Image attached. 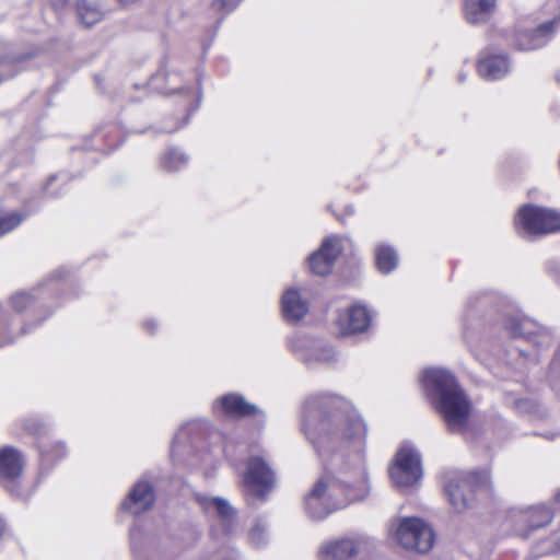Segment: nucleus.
Listing matches in <instances>:
<instances>
[{
  "label": "nucleus",
  "mask_w": 560,
  "mask_h": 560,
  "mask_svg": "<svg viewBox=\"0 0 560 560\" xmlns=\"http://www.w3.org/2000/svg\"><path fill=\"white\" fill-rule=\"evenodd\" d=\"M292 348H293L294 351H303V347L302 346L293 345Z\"/></svg>",
  "instance_id": "obj_36"
},
{
  "label": "nucleus",
  "mask_w": 560,
  "mask_h": 560,
  "mask_svg": "<svg viewBox=\"0 0 560 560\" xmlns=\"http://www.w3.org/2000/svg\"><path fill=\"white\" fill-rule=\"evenodd\" d=\"M375 550V544L365 537H343L322 545L319 560H366Z\"/></svg>",
  "instance_id": "obj_5"
},
{
  "label": "nucleus",
  "mask_w": 560,
  "mask_h": 560,
  "mask_svg": "<svg viewBox=\"0 0 560 560\" xmlns=\"http://www.w3.org/2000/svg\"><path fill=\"white\" fill-rule=\"evenodd\" d=\"M339 254V247H319L308 258L311 271L318 276L327 275L332 269Z\"/></svg>",
  "instance_id": "obj_18"
},
{
  "label": "nucleus",
  "mask_w": 560,
  "mask_h": 560,
  "mask_svg": "<svg viewBox=\"0 0 560 560\" xmlns=\"http://www.w3.org/2000/svg\"><path fill=\"white\" fill-rule=\"evenodd\" d=\"M303 358L306 361L330 362L335 358V351L330 346L313 342L303 353Z\"/></svg>",
  "instance_id": "obj_23"
},
{
  "label": "nucleus",
  "mask_w": 560,
  "mask_h": 560,
  "mask_svg": "<svg viewBox=\"0 0 560 560\" xmlns=\"http://www.w3.org/2000/svg\"><path fill=\"white\" fill-rule=\"evenodd\" d=\"M556 500H557V502H559V503H560V490H559V491L557 492V494H556Z\"/></svg>",
  "instance_id": "obj_38"
},
{
  "label": "nucleus",
  "mask_w": 560,
  "mask_h": 560,
  "mask_svg": "<svg viewBox=\"0 0 560 560\" xmlns=\"http://www.w3.org/2000/svg\"><path fill=\"white\" fill-rule=\"evenodd\" d=\"M557 365H558V364H557V362H553V363H552V368H551V369H552V370L557 369Z\"/></svg>",
  "instance_id": "obj_39"
},
{
  "label": "nucleus",
  "mask_w": 560,
  "mask_h": 560,
  "mask_svg": "<svg viewBox=\"0 0 560 560\" xmlns=\"http://www.w3.org/2000/svg\"><path fill=\"white\" fill-rule=\"evenodd\" d=\"M336 323L342 335L361 332L368 328L370 315L364 306L353 305L340 314Z\"/></svg>",
  "instance_id": "obj_14"
},
{
  "label": "nucleus",
  "mask_w": 560,
  "mask_h": 560,
  "mask_svg": "<svg viewBox=\"0 0 560 560\" xmlns=\"http://www.w3.org/2000/svg\"><path fill=\"white\" fill-rule=\"evenodd\" d=\"M176 129H177V128H174V129H167V130H165V131H166V132H173V131H175Z\"/></svg>",
  "instance_id": "obj_40"
},
{
  "label": "nucleus",
  "mask_w": 560,
  "mask_h": 560,
  "mask_svg": "<svg viewBox=\"0 0 560 560\" xmlns=\"http://www.w3.org/2000/svg\"><path fill=\"white\" fill-rule=\"evenodd\" d=\"M161 75H162V74H160V73H159V74H156L155 77H153V78L151 79V85H154V84H155V81H156Z\"/></svg>",
  "instance_id": "obj_37"
},
{
  "label": "nucleus",
  "mask_w": 560,
  "mask_h": 560,
  "mask_svg": "<svg viewBox=\"0 0 560 560\" xmlns=\"http://www.w3.org/2000/svg\"><path fill=\"white\" fill-rule=\"evenodd\" d=\"M342 459V455H339V454H335L334 457H332V460L331 463H327V469H335L337 467H339V464Z\"/></svg>",
  "instance_id": "obj_32"
},
{
  "label": "nucleus",
  "mask_w": 560,
  "mask_h": 560,
  "mask_svg": "<svg viewBox=\"0 0 560 560\" xmlns=\"http://www.w3.org/2000/svg\"><path fill=\"white\" fill-rule=\"evenodd\" d=\"M154 491L150 483L139 481L135 485L129 497L121 503V508L137 515L152 508Z\"/></svg>",
  "instance_id": "obj_13"
},
{
  "label": "nucleus",
  "mask_w": 560,
  "mask_h": 560,
  "mask_svg": "<svg viewBox=\"0 0 560 560\" xmlns=\"http://www.w3.org/2000/svg\"><path fill=\"white\" fill-rule=\"evenodd\" d=\"M155 326H156V325H155V323H154L153 320H147V322L144 323V327H145L147 329L151 330V331L155 328Z\"/></svg>",
  "instance_id": "obj_35"
},
{
  "label": "nucleus",
  "mask_w": 560,
  "mask_h": 560,
  "mask_svg": "<svg viewBox=\"0 0 560 560\" xmlns=\"http://www.w3.org/2000/svg\"><path fill=\"white\" fill-rule=\"evenodd\" d=\"M505 328L512 337L527 338L538 347L549 346L551 342V335L527 317H509Z\"/></svg>",
  "instance_id": "obj_11"
},
{
  "label": "nucleus",
  "mask_w": 560,
  "mask_h": 560,
  "mask_svg": "<svg viewBox=\"0 0 560 560\" xmlns=\"http://www.w3.org/2000/svg\"><path fill=\"white\" fill-rule=\"evenodd\" d=\"M302 430L323 459L331 452L349 448L360 476L358 481L351 482L329 472L323 475L303 499L306 515L313 521H322L332 512L364 499L369 492L362 471L368 430L352 405L329 394L312 395L303 406Z\"/></svg>",
  "instance_id": "obj_1"
},
{
  "label": "nucleus",
  "mask_w": 560,
  "mask_h": 560,
  "mask_svg": "<svg viewBox=\"0 0 560 560\" xmlns=\"http://www.w3.org/2000/svg\"><path fill=\"white\" fill-rule=\"evenodd\" d=\"M26 217L27 213L16 211L0 215V236L15 229Z\"/></svg>",
  "instance_id": "obj_25"
},
{
  "label": "nucleus",
  "mask_w": 560,
  "mask_h": 560,
  "mask_svg": "<svg viewBox=\"0 0 560 560\" xmlns=\"http://www.w3.org/2000/svg\"><path fill=\"white\" fill-rule=\"evenodd\" d=\"M2 82V78L0 77V83Z\"/></svg>",
  "instance_id": "obj_42"
},
{
  "label": "nucleus",
  "mask_w": 560,
  "mask_h": 560,
  "mask_svg": "<svg viewBox=\"0 0 560 560\" xmlns=\"http://www.w3.org/2000/svg\"><path fill=\"white\" fill-rule=\"evenodd\" d=\"M515 224L528 234H549L560 230V213L552 209L525 205L518 209Z\"/></svg>",
  "instance_id": "obj_6"
},
{
  "label": "nucleus",
  "mask_w": 560,
  "mask_h": 560,
  "mask_svg": "<svg viewBox=\"0 0 560 560\" xmlns=\"http://www.w3.org/2000/svg\"><path fill=\"white\" fill-rule=\"evenodd\" d=\"M237 3L238 2L232 1V0H215V1H213L212 7L215 10H226L229 12V11L234 10L236 8Z\"/></svg>",
  "instance_id": "obj_30"
},
{
  "label": "nucleus",
  "mask_w": 560,
  "mask_h": 560,
  "mask_svg": "<svg viewBox=\"0 0 560 560\" xmlns=\"http://www.w3.org/2000/svg\"><path fill=\"white\" fill-rule=\"evenodd\" d=\"M522 517L530 529H536L548 525L553 517V512L547 505L539 504L529 508Z\"/></svg>",
  "instance_id": "obj_20"
},
{
  "label": "nucleus",
  "mask_w": 560,
  "mask_h": 560,
  "mask_svg": "<svg viewBox=\"0 0 560 560\" xmlns=\"http://www.w3.org/2000/svg\"><path fill=\"white\" fill-rule=\"evenodd\" d=\"M489 482L487 471L456 472L448 478L444 489L453 508L463 511L469 506L472 491L488 487Z\"/></svg>",
  "instance_id": "obj_4"
},
{
  "label": "nucleus",
  "mask_w": 560,
  "mask_h": 560,
  "mask_svg": "<svg viewBox=\"0 0 560 560\" xmlns=\"http://www.w3.org/2000/svg\"><path fill=\"white\" fill-rule=\"evenodd\" d=\"M558 80H559V82H560V71H559V74H558Z\"/></svg>",
  "instance_id": "obj_41"
},
{
  "label": "nucleus",
  "mask_w": 560,
  "mask_h": 560,
  "mask_svg": "<svg viewBox=\"0 0 560 560\" xmlns=\"http://www.w3.org/2000/svg\"><path fill=\"white\" fill-rule=\"evenodd\" d=\"M187 161L188 158L185 153L176 149H172L163 159V166L168 171H177L182 166L186 165Z\"/></svg>",
  "instance_id": "obj_26"
},
{
  "label": "nucleus",
  "mask_w": 560,
  "mask_h": 560,
  "mask_svg": "<svg viewBox=\"0 0 560 560\" xmlns=\"http://www.w3.org/2000/svg\"><path fill=\"white\" fill-rule=\"evenodd\" d=\"M139 537H140V529L137 527H133L130 532V540H131V547L135 550V552L137 551V540Z\"/></svg>",
  "instance_id": "obj_31"
},
{
  "label": "nucleus",
  "mask_w": 560,
  "mask_h": 560,
  "mask_svg": "<svg viewBox=\"0 0 560 560\" xmlns=\"http://www.w3.org/2000/svg\"><path fill=\"white\" fill-rule=\"evenodd\" d=\"M375 264L381 273L388 275L397 268L399 258L393 247H377Z\"/></svg>",
  "instance_id": "obj_21"
},
{
  "label": "nucleus",
  "mask_w": 560,
  "mask_h": 560,
  "mask_svg": "<svg viewBox=\"0 0 560 560\" xmlns=\"http://www.w3.org/2000/svg\"><path fill=\"white\" fill-rule=\"evenodd\" d=\"M196 499L205 512L217 518L215 527H220L223 535H231L236 528V513L231 504L219 497L197 494Z\"/></svg>",
  "instance_id": "obj_10"
},
{
  "label": "nucleus",
  "mask_w": 560,
  "mask_h": 560,
  "mask_svg": "<svg viewBox=\"0 0 560 560\" xmlns=\"http://www.w3.org/2000/svg\"><path fill=\"white\" fill-rule=\"evenodd\" d=\"M39 451L45 460H50L52 458H61L67 453L66 446L61 442H57L49 448L48 445L44 441H42L39 443Z\"/></svg>",
  "instance_id": "obj_27"
},
{
  "label": "nucleus",
  "mask_w": 560,
  "mask_h": 560,
  "mask_svg": "<svg viewBox=\"0 0 560 560\" xmlns=\"http://www.w3.org/2000/svg\"><path fill=\"white\" fill-rule=\"evenodd\" d=\"M78 16L80 22L91 27L103 19V12L92 2L80 0L77 4Z\"/></svg>",
  "instance_id": "obj_22"
},
{
  "label": "nucleus",
  "mask_w": 560,
  "mask_h": 560,
  "mask_svg": "<svg viewBox=\"0 0 560 560\" xmlns=\"http://www.w3.org/2000/svg\"><path fill=\"white\" fill-rule=\"evenodd\" d=\"M511 65L506 56L490 55L478 61L477 70L481 78L490 81L502 79L510 71Z\"/></svg>",
  "instance_id": "obj_15"
},
{
  "label": "nucleus",
  "mask_w": 560,
  "mask_h": 560,
  "mask_svg": "<svg viewBox=\"0 0 560 560\" xmlns=\"http://www.w3.org/2000/svg\"><path fill=\"white\" fill-rule=\"evenodd\" d=\"M342 240L339 236L332 235L329 237H326L322 245L328 246V245H336L337 243H341Z\"/></svg>",
  "instance_id": "obj_33"
},
{
  "label": "nucleus",
  "mask_w": 560,
  "mask_h": 560,
  "mask_svg": "<svg viewBox=\"0 0 560 560\" xmlns=\"http://www.w3.org/2000/svg\"><path fill=\"white\" fill-rule=\"evenodd\" d=\"M282 313L287 320H300L308 312V303L301 293L294 289H288L281 300Z\"/></svg>",
  "instance_id": "obj_16"
},
{
  "label": "nucleus",
  "mask_w": 560,
  "mask_h": 560,
  "mask_svg": "<svg viewBox=\"0 0 560 560\" xmlns=\"http://www.w3.org/2000/svg\"><path fill=\"white\" fill-rule=\"evenodd\" d=\"M220 407L228 416L240 418L253 415L257 408L255 405L248 404L242 396L229 394L223 396L213 408Z\"/></svg>",
  "instance_id": "obj_19"
},
{
  "label": "nucleus",
  "mask_w": 560,
  "mask_h": 560,
  "mask_svg": "<svg viewBox=\"0 0 560 560\" xmlns=\"http://www.w3.org/2000/svg\"><path fill=\"white\" fill-rule=\"evenodd\" d=\"M197 427L196 423H188L185 427H183L175 435L174 442L172 445V455H175L176 452L180 448L182 445H184L189 438V433Z\"/></svg>",
  "instance_id": "obj_29"
},
{
  "label": "nucleus",
  "mask_w": 560,
  "mask_h": 560,
  "mask_svg": "<svg viewBox=\"0 0 560 560\" xmlns=\"http://www.w3.org/2000/svg\"><path fill=\"white\" fill-rule=\"evenodd\" d=\"M389 476L397 487L413 486L422 476L419 453L410 445H402L389 468Z\"/></svg>",
  "instance_id": "obj_7"
},
{
  "label": "nucleus",
  "mask_w": 560,
  "mask_h": 560,
  "mask_svg": "<svg viewBox=\"0 0 560 560\" xmlns=\"http://www.w3.org/2000/svg\"><path fill=\"white\" fill-rule=\"evenodd\" d=\"M560 19H553L540 24L534 31H520L514 36V45L517 49L527 51L545 46L552 37Z\"/></svg>",
  "instance_id": "obj_12"
},
{
  "label": "nucleus",
  "mask_w": 560,
  "mask_h": 560,
  "mask_svg": "<svg viewBox=\"0 0 560 560\" xmlns=\"http://www.w3.org/2000/svg\"><path fill=\"white\" fill-rule=\"evenodd\" d=\"M50 1L55 8H61L68 2V0H50Z\"/></svg>",
  "instance_id": "obj_34"
},
{
  "label": "nucleus",
  "mask_w": 560,
  "mask_h": 560,
  "mask_svg": "<svg viewBox=\"0 0 560 560\" xmlns=\"http://www.w3.org/2000/svg\"><path fill=\"white\" fill-rule=\"evenodd\" d=\"M420 381L452 432H460L470 415V401L457 384L455 376L444 369H425Z\"/></svg>",
  "instance_id": "obj_2"
},
{
  "label": "nucleus",
  "mask_w": 560,
  "mask_h": 560,
  "mask_svg": "<svg viewBox=\"0 0 560 560\" xmlns=\"http://www.w3.org/2000/svg\"><path fill=\"white\" fill-rule=\"evenodd\" d=\"M35 296L26 293V292H20L11 298V305L12 307L18 312L21 313L24 310L28 308L34 304Z\"/></svg>",
  "instance_id": "obj_28"
},
{
  "label": "nucleus",
  "mask_w": 560,
  "mask_h": 560,
  "mask_svg": "<svg viewBox=\"0 0 560 560\" xmlns=\"http://www.w3.org/2000/svg\"><path fill=\"white\" fill-rule=\"evenodd\" d=\"M497 0H466L465 19L470 24L486 23L495 10Z\"/></svg>",
  "instance_id": "obj_17"
},
{
  "label": "nucleus",
  "mask_w": 560,
  "mask_h": 560,
  "mask_svg": "<svg viewBox=\"0 0 560 560\" xmlns=\"http://www.w3.org/2000/svg\"><path fill=\"white\" fill-rule=\"evenodd\" d=\"M23 470V459L21 453L11 447L4 446L0 450V483L8 491L22 499H27L28 493H24L20 488V477Z\"/></svg>",
  "instance_id": "obj_8"
},
{
  "label": "nucleus",
  "mask_w": 560,
  "mask_h": 560,
  "mask_svg": "<svg viewBox=\"0 0 560 560\" xmlns=\"http://www.w3.org/2000/svg\"><path fill=\"white\" fill-rule=\"evenodd\" d=\"M248 542L252 547L260 549L270 540L268 525L261 521L255 522L248 532Z\"/></svg>",
  "instance_id": "obj_24"
},
{
  "label": "nucleus",
  "mask_w": 560,
  "mask_h": 560,
  "mask_svg": "<svg viewBox=\"0 0 560 560\" xmlns=\"http://www.w3.org/2000/svg\"><path fill=\"white\" fill-rule=\"evenodd\" d=\"M273 483L275 474L265 459L259 456L250 457L244 477L246 491L255 498L264 499Z\"/></svg>",
  "instance_id": "obj_9"
},
{
  "label": "nucleus",
  "mask_w": 560,
  "mask_h": 560,
  "mask_svg": "<svg viewBox=\"0 0 560 560\" xmlns=\"http://www.w3.org/2000/svg\"><path fill=\"white\" fill-rule=\"evenodd\" d=\"M390 538L406 550L424 553L434 544L432 528L419 517H399L389 525Z\"/></svg>",
  "instance_id": "obj_3"
}]
</instances>
